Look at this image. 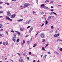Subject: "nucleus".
<instances>
[{
	"mask_svg": "<svg viewBox=\"0 0 62 62\" xmlns=\"http://www.w3.org/2000/svg\"><path fill=\"white\" fill-rule=\"evenodd\" d=\"M23 19H19L17 21V22H21V21H23Z\"/></svg>",
	"mask_w": 62,
	"mask_h": 62,
	"instance_id": "14",
	"label": "nucleus"
},
{
	"mask_svg": "<svg viewBox=\"0 0 62 62\" xmlns=\"http://www.w3.org/2000/svg\"><path fill=\"white\" fill-rule=\"evenodd\" d=\"M29 54L31 55L32 54V53H31V52H29Z\"/></svg>",
	"mask_w": 62,
	"mask_h": 62,
	"instance_id": "30",
	"label": "nucleus"
},
{
	"mask_svg": "<svg viewBox=\"0 0 62 62\" xmlns=\"http://www.w3.org/2000/svg\"><path fill=\"white\" fill-rule=\"evenodd\" d=\"M45 9H49V8H48L47 7H46V6H45Z\"/></svg>",
	"mask_w": 62,
	"mask_h": 62,
	"instance_id": "13",
	"label": "nucleus"
},
{
	"mask_svg": "<svg viewBox=\"0 0 62 62\" xmlns=\"http://www.w3.org/2000/svg\"><path fill=\"white\" fill-rule=\"evenodd\" d=\"M56 52V53H57V54H59V53H58V52Z\"/></svg>",
	"mask_w": 62,
	"mask_h": 62,
	"instance_id": "60",
	"label": "nucleus"
},
{
	"mask_svg": "<svg viewBox=\"0 0 62 62\" xmlns=\"http://www.w3.org/2000/svg\"><path fill=\"white\" fill-rule=\"evenodd\" d=\"M50 15H51L52 14H53V12H51V13H50Z\"/></svg>",
	"mask_w": 62,
	"mask_h": 62,
	"instance_id": "21",
	"label": "nucleus"
},
{
	"mask_svg": "<svg viewBox=\"0 0 62 62\" xmlns=\"http://www.w3.org/2000/svg\"><path fill=\"white\" fill-rule=\"evenodd\" d=\"M41 14H44V12H42L41 13Z\"/></svg>",
	"mask_w": 62,
	"mask_h": 62,
	"instance_id": "45",
	"label": "nucleus"
},
{
	"mask_svg": "<svg viewBox=\"0 0 62 62\" xmlns=\"http://www.w3.org/2000/svg\"><path fill=\"white\" fill-rule=\"evenodd\" d=\"M3 45H5V43H5V42H3Z\"/></svg>",
	"mask_w": 62,
	"mask_h": 62,
	"instance_id": "41",
	"label": "nucleus"
},
{
	"mask_svg": "<svg viewBox=\"0 0 62 62\" xmlns=\"http://www.w3.org/2000/svg\"><path fill=\"white\" fill-rule=\"evenodd\" d=\"M3 36V34H0V36Z\"/></svg>",
	"mask_w": 62,
	"mask_h": 62,
	"instance_id": "54",
	"label": "nucleus"
},
{
	"mask_svg": "<svg viewBox=\"0 0 62 62\" xmlns=\"http://www.w3.org/2000/svg\"><path fill=\"white\" fill-rule=\"evenodd\" d=\"M57 41H62V40H61L60 39H58L57 40Z\"/></svg>",
	"mask_w": 62,
	"mask_h": 62,
	"instance_id": "23",
	"label": "nucleus"
},
{
	"mask_svg": "<svg viewBox=\"0 0 62 62\" xmlns=\"http://www.w3.org/2000/svg\"><path fill=\"white\" fill-rule=\"evenodd\" d=\"M3 3V2H0V4H1Z\"/></svg>",
	"mask_w": 62,
	"mask_h": 62,
	"instance_id": "51",
	"label": "nucleus"
},
{
	"mask_svg": "<svg viewBox=\"0 0 62 62\" xmlns=\"http://www.w3.org/2000/svg\"><path fill=\"white\" fill-rule=\"evenodd\" d=\"M12 1H16V0H11Z\"/></svg>",
	"mask_w": 62,
	"mask_h": 62,
	"instance_id": "43",
	"label": "nucleus"
},
{
	"mask_svg": "<svg viewBox=\"0 0 62 62\" xmlns=\"http://www.w3.org/2000/svg\"><path fill=\"white\" fill-rule=\"evenodd\" d=\"M51 11H54V9H51Z\"/></svg>",
	"mask_w": 62,
	"mask_h": 62,
	"instance_id": "50",
	"label": "nucleus"
},
{
	"mask_svg": "<svg viewBox=\"0 0 62 62\" xmlns=\"http://www.w3.org/2000/svg\"><path fill=\"white\" fill-rule=\"evenodd\" d=\"M26 54L24 53V54H23V55L25 56V55Z\"/></svg>",
	"mask_w": 62,
	"mask_h": 62,
	"instance_id": "49",
	"label": "nucleus"
},
{
	"mask_svg": "<svg viewBox=\"0 0 62 62\" xmlns=\"http://www.w3.org/2000/svg\"><path fill=\"white\" fill-rule=\"evenodd\" d=\"M17 33L18 34V35H20V32H17Z\"/></svg>",
	"mask_w": 62,
	"mask_h": 62,
	"instance_id": "40",
	"label": "nucleus"
},
{
	"mask_svg": "<svg viewBox=\"0 0 62 62\" xmlns=\"http://www.w3.org/2000/svg\"><path fill=\"white\" fill-rule=\"evenodd\" d=\"M59 50H60V51H62V48H60Z\"/></svg>",
	"mask_w": 62,
	"mask_h": 62,
	"instance_id": "22",
	"label": "nucleus"
},
{
	"mask_svg": "<svg viewBox=\"0 0 62 62\" xmlns=\"http://www.w3.org/2000/svg\"><path fill=\"white\" fill-rule=\"evenodd\" d=\"M53 14L55 15H56V13L54 12H53Z\"/></svg>",
	"mask_w": 62,
	"mask_h": 62,
	"instance_id": "38",
	"label": "nucleus"
},
{
	"mask_svg": "<svg viewBox=\"0 0 62 62\" xmlns=\"http://www.w3.org/2000/svg\"><path fill=\"white\" fill-rule=\"evenodd\" d=\"M51 8H53V6H51Z\"/></svg>",
	"mask_w": 62,
	"mask_h": 62,
	"instance_id": "61",
	"label": "nucleus"
},
{
	"mask_svg": "<svg viewBox=\"0 0 62 62\" xmlns=\"http://www.w3.org/2000/svg\"><path fill=\"white\" fill-rule=\"evenodd\" d=\"M5 18L6 19H7V20H8L10 21H12V19H11L9 17H8L6 16Z\"/></svg>",
	"mask_w": 62,
	"mask_h": 62,
	"instance_id": "1",
	"label": "nucleus"
},
{
	"mask_svg": "<svg viewBox=\"0 0 62 62\" xmlns=\"http://www.w3.org/2000/svg\"><path fill=\"white\" fill-rule=\"evenodd\" d=\"M37 44H34L33 47H35L36 46H37Z\"/></svg>",
	"mask_w": 62,
	"mask_h": 62,
	"instance_id": "16",
	"label": "nucleus"
},
{
	"mask_svg": "<svg viewBox=\"0 0 62 62\" xmlns=\"http://www.w3.org/2000/svg\"><path fill=\"white\" fill-rule=\"evenodd\" d=\"M48 45H49V44H47L45 46V47H47V46H48Z\"/></svg>",
	"mask_w": 62,
	"mask_h": 62,
	"instance_id": "31",
	"label": "nucleus"
},
{
	"mask_svg": "<svg viewBox=\"0 0 62 62\" xmlns=\"http://www.w3.org/2000/svg\"><path fill=\"white\" fill-rule=\"evenodd\" d=\"M6 34L7 35H8V31H6Z\"/></svg>",
	"mask_w": 62,
	"mask_h": 62,
	"instance_id": "32",
	"label": "nucleus"
},
{
	"mask_svg": "<svg viewBox=\"0 0 62 62\" xmlns=\"http://www.w3.org/2000/svg\"><path fill=\"white\" fill-rule=\"evenodd\" d=\"M42 50L43 51H45V49H44V47H43L42 48Z\"/></svg>",
	"mask_w": 62,
	"mask_h": 62,
	"instance_id": "29",
	"label": "nucleus"
},
{
	"mask_svg": "<svg viewBox=\"0 0 62 62\" xmlns=\"http://www.w3.org/2000/svg\"><path fill=\"white\" fill-rule=\"evenodd\" d=\"M46 56H47V55H46L43 58V59L45 60V59H46Z\"/></svg>",
	"mask_w": 62,
	"mask_h": 62,
	"instance_id": "12",
	"label": "nucleus"
},
{
	"mask_svg": "<svg viewBox=\"0 0 62 62\" xmlns=\"http://www.w3.org/2000/svg\"><path fill=\"white\" fill-rule=\"evenodd\" d=\"M22 5H21V6H20V8H22Z\"/></svg>",
	"mask_w": 62,
	"mask_h": 62,
	"instance_id": "62",
	"label": "nucleus"
},
{
	"mask_svg": "<svg viewBox=\"0 0 62 62\" xmlns=\"http://www.w3.org/2000/svg\"><path fill=\"white\" fill-rule=\"evenodd\" d=\"M3 13V11H0V13Z\"/></svg>",
	"mask_w": 62,
	"mask_h": 62,
	"instance_id": "46",
	"label": "nucleus"
},
{
	"mask_svg": "<svg viewBox=\"0 0 62 62\" xmlns=\"http://www.w3.org/2000/svg\"><path fill=\"white\" fill-rule=\"evenodd\" d=\"M11 32H12V33H14V31H13V30L12 29L11 30Z\"/></svg>",
	"mask_w": 62,
	"mask_h": 62,
	"instance_id": "18",
	"label": "nucleus"
},
{
	"mask_svg": "<svg viewBox=\"0 0 62 62\" xmlns=\"http://www.w3.org/2000/svg\"><path fill=\"white\" fill-rule=\"evenodd\" d=\"M40 62L39 60H38L37 61V62Z\"/></svg>",
	"mask_w": 62,
	"mask_h": 62,
	"instance_id": "64",
	"label": "nucleus"
},
{
	"mask_svg": "<svg viewBox=\"0 0 62 62\" xmlns=\"http://www.w3.org/2000/svg\"><path fill=\"white\" fill-rule=\"evenodd\" d=\"M7 15H9V16H11V14L10 12V11H7Z\"/></svg>",
	"mask_w": 62,
	"mask_h": 62,
	"instance_id": "3",
	"label": "nucleus"
},
{
	"mask_svg": "<svg viewBox=\"0 0 62 62\" xmlns=\"http://www.w3.org/2000/svg\"><path fill=\"white\" fill-rule=\"evenodd\" d=\"M44 6H45V5L44 4H42L41 5V7H44Z\"/></svg>",
	"mask_w": 62,
	"mask_h": 62,
	"instance_id": "26",
	"label": "nucleus"
},
{
	"mask_svg": "<svg viewBox=\"0 0 62 62\" xmlns=\"http://www.w3.org/2000/svg\"><path fill=\"white\" fill-rule=\"evenodd\" d=\"M45 19L46 21L45 22L46 23H45V24L46 25V24H48V21H47L46 20V18H45Z\"/></svg>",
	"mask_w": 62,
	"mask_h": 62,
	"instance_id": "10",
	"label": "nucleus"
},
{
	"mask_svg": "<svg viewBox=\"0 0 62 62\" xmlns=\"http://www.w3.org/2000/svg\"><path fill=\"white\" fill-rule=\"evenodd\" d=\"M29 6V4H27L26 5L24 6L23 7H24V8H25L27 7H28V6Z\"/></svg>",
	"mask_w": 62,
	"mask_h": 62,
	"instance_id": "9",
	"label": "nucleus"
},
{
	"mask_svg": "<svg viewBox=\"0 0 62 62\" xmlns=\"http://www.w3.org/2000/svg\"><path fill=\"white\" fill-rule=\"evenodd\" d=\"M3 18V16H0V18Z\"/></svg>",
	"mask_w": 62,
	"mask_h": 62,
	"instance_id": "58",
	"label": "nucleus"
},
{
	"mask_svg": "<svg viewBox=\"0 0 62 62\" xmlns=\"http://www.w3.org/2000/svg\"><path fill=\"white\" fill-rule=\"evenodd\" d=\"M15 39V38H13V39H12L13 40V41H14V42H15V41H16V39Z\"/></svg>",
	"mask_w": 62,
	"mask_h": 62,
	"instance_id": "11",
	"label": "nucleus"
},
{
	"mask_svg": "<svg viewBox=\"0 0 62 62\" xmlns=\"http://www.w3.org/2000/svg\"><path fill=\"white\" fill-rule=\"evenodd\" d=\"M5 43H6V45H8V42H7V41H6Z\"/></svg>",
	"mask_w": 62,
	"mask_h": 62,
	"instance_id": "24",
	"label": "nucleus"
},
{
	"mask_svg": "<svg viewBox=\"0 0 62 62\" xmlns=\"http://www.w3.org/2000/svg\"><path fill=\"white\" fill-rule=\"evenodd\" d=\"M19 41V39H17L16 42H18Z\"/></svg>",
	"mask_w": 62,
	"mask_h": 62,
	"instance_id": "25",
	"label": "nucleus"
},
{
	"mask_svg": "<svg viewBox=\"0 0 62 62\" xmlns=\"http://www.w3.org/2000/svg\"><path fill=\"white\" fill-rule=\"evenodd\" d=\"M30 43V42L29 41H28L27 42V44H29V43Z\"/></svg>",
	"mask_w": 62,
	"mask_h": 62,
	"instance_id": "27",
	"label": "nucleus"
},
{
	"mask_svg": "<svg viewBox=\"0 0 62 62\" xmlns=\"http://www.w3.org/2000/svg\"><path fill=\"white\" fill-rule=\"evenodd\" d=\"M2 43V42H0V44H1Z\"/></svg>",
	"mask_w": 62,
	"mask_h": 62,
	"instance_id": "53",
	"label": "nucleus"
},
{
	"mask_svg": "<svg viewBox=\"0 0 62 62\" xmlns=\"http://www.w3.org/2000/svg\"><path fill=\"white\" fill-rule=\"evenodd\" d=\"M51 16H50L49 17V18H50V19H51Z\"/></svg>",
	"mask_w": 62,
	"mask_h": 62,
	"instance_id": "52",
	"label": "nucleus"
},
{
	"mask_svg": "<svg viewBox=\"0 0 62 62\" xmlns=\"http://www.w3.org/2000/svg\"><path fill=\"white\" fill-rule=\"evenodd\" d=\"M19 61L20 62H23V58L22 57H20L19 59Z\"/></svg>",
	"mask_w": 62,
	"mask_h": 62,
	"instance_id": "5",
	"label": "nucleus"
},
{
	"mask_svg": "<svg viewBox=\"0 0 62 62\" xmlns=\"http://www.w3.org/2000/svg\"><path fill=\"white\" fill-rule=\"evenodd\" d=\"M20 30L21 31H23V29L22 28L20 29Z\"/></svg>",
	"mask_w": 62,
	"mask_h": 62,
	"instance_id": "37",
	"label": "nucleus"
},
{
	"mask_svg": "<svg viewBox=\"0 0 62 62\" xmlns=\"http://www.w3.org/2000/svg\"><path fill=\"white\" fill-rule=\"evenodd\" d=\"M13 35L14 37H13V38H16V33H14Z\"/></svg>",
	"mask_w": 62,
	"mask_h": 62,
	"instance_id": "6",
	"label": "nucleus"
},
{
	"mask_svg": "<svg viewBox=\"0 0 62 62\" xmlns=\"http://www.w3.org/2000/svg\"><path fill=\"white\" fill-rule=\"evenodd\" d=\"M30 22V21H28V22H27L25 23L26 24H29V23Z\"/></svg>",
	"mask_w": 62,
	"mask_h": 62,
	"instance_id": "15",
	"label": "nucleus"
},
{
	"mask_svg": "<svg viewBox=\"0 0 62 62\" xmlns=\"http://www.w3.org/2000/svg\"><path fill=\"white\" fill-rule=\"evenodd\" d=\"M30 27V26H29L28 27H27V28H29V27Z\"/></svg>",
	"mask_w": 62,
	"mask_h": 62,
	"instance_id": "48",
	"label": "nucleus"
},
{
	"mask_svg": "<svg viewBox=\"0 0 62 62\" xmlns=\"http://www.w3.org/2000/svg\"><path fill=\"white\" fill-rule=\"evenodd\" d=\"M39 31L37 32V34H36V36H37V35H38V33H39Z\"/></svg>",
	"mask_w": 62,
	"mask_h": 62,
	"instance_id": "47",
	"label": "nucleus"
},
{
	"mask_svg": "<svg viewBox=\"0 0 62 62\" xmlns=\"http://www.w3.org/2000/svg\"><path fill=\"white\" fill-rule=\"evenodd\" d=\"M45 6H44L43 7H42V8H44L45 9Z\"/></svg>",
	"mask_w": 62,
	"mask_h": 62,
	"instance_id": "36",
	"label": "nucleus"
},
{
	"mask_svg": "<svg viewBox=\"0 0 62 62\" xmlns=\"http://www.w3.org/2000/svg\"><path fill=\"white\" fill-rule=\"evenodd\" d=\"M59 36V34H58L55 35H54V36L55 37H57L58 36Z\"/></svg>",
	"mask_w": 62,
	"mask_h": 62,
	"instance_id": "8",
	"label": "nucleus"
},
{
	"mask_svg": "<svg viewBox=\"0 0 62 62\" xmlns=\"http://www.w3.org/2000/svg\"><path fill=\"white\" fill-rule=\"evenodd\" d=\"M5 4H6L7 5H9V3H5Z\"/></svg>",
	"mask_w": 62,
	"mask_h": 62,
	"instance_id": "19",
	"label": "nucleus"
},
{
	"mask_svg": "<svg viewBox=\"0 0 62 62\" xmlns=\"http://www.w3.org/2000/svg\"><path fill=\"white\" fill-rule=\"evenodd\" d=\"M43 25H44V23H43L42 24V25L41 26V27H42V26H43Z\"/></svg>",
	"mask_w": 62,
	"mask_h": 62,
	"instance_id": "39",
	"label": "nucleus"
},
{
	"mask_svg": "<svg viewBox=\"0 0 62 62\" xmlns=\"http://www.w3.org/2000/svg\"><path fill=\"white\" fill-rule=\"evenodd\" d=\"M32 39L31 38V42H32Z\"/></svg>",
	"mask_w": 62,
	"mask_h": 62,
	"instance_id": "44",
	"label": "nucleus"
},
{
	"mask_svg": "<svg viewBox=\"0 0 62 62\" xmlns=\"http://www.w3.org/2000/svg\"><path fill=\"white\" fill-rule=\"evenodd\" d=\"M25 43V40H23V43Z\"/></svg>",
	"mask_w": 62,
	"mask_h": 62,
	"instance_id": "28",
	"label": "nucleus"
},
{
	"mask_svg": "<svg viewBox=\"0 0 62 62\" xmlns=\"http://www.w3.org/2000/svg\"><path fill=\"white\" fill-rule=\"evenodd\" d=\"M0 31H3V29H1L0 30Z\"/></svg>",
	"mask_w": 62,
	"mask_h": 62,
	"instance_id": "57",
	"label": "nucleus"
},
{
	"mask_svg": "<svg viewBox=\"0 0 62 62\" xmlns=\"http://www.w3.org/2000/svg\"><path fill=\"white\" fill-rule=\"evenodd\" d=\"M49 2V0H46L45 1V3H47V2Z\"/></svg>",
	"mask_w": 62,
	"mask_h": 62,
	"instance_id": "20",
	"label": "nucleus"
},
{
	"mask_svg": "<svg viewBox=\"0 0 62 62\" xmlns=\"http://www.w3.org/2000/svg\"><path fill=\"white\" fill-rule=\"evenodd\" d=\"M20 16L21 17H23V15H20Z\"/></svg>",
	"mask_w": 62,
	"mask_h": 62,
	"instance_id": "63",
	"label": "nucleus"
},
{
	"mask_svg": "<svg viewBox=\"0 0 62 62\" xmlns=\"http://www.w3.org/2000/svg\"><path fill=\"white\" fill-rule=\"evenodd\" d=\"M17 54H18V55H19V56H20V55H21V54H20V53H17Z\"/></svg>",
	"mask_w": 62,
	"mask_h": 62,
	"instance_id": "35",
	"label": "nucleus"
},
{
	"mask_svg": "<svg viewBox=\"0 0 62 62\" xmlns=\"http://www.w3.org/2000/svg\"><path fill=\"white\" fill-rule=\"evenodd\" d=\"M11 61H12V62H13V60H10Z\"/></svg>",
	"mask_w": 62,
	"mask_h": 62,
	"instance_id": "56",
	"label": "nucleus"
},
{
	"mask_svg": "<svg viewBox=\"0 0 62 62\" xmlns=\"http://www.w3.org/2000/svg\"><path fill=\"white\" fill-rule=\"evenodd\" d=\"M27 59L28 60V59H29V57H27Z\"/></svg>",
	"mask_w": 62,
	"mask_h": 62,
	"instance_id": "59",
	"label": "nucleus"
},
{
	"mask_svg": "<svg viewBox=\"0 0 62 62\" xmlns=\"http://www.w3.org/2000/svg\"><path fill=\"white\" fill-rule=\"evenodd\" d=\"M47 53L48 54H51V53H50V52H47Z\"/></svg>",
	"mask_w": 62,
	"mask_h": 62,
	"instance_id": "34",
	"label": "nucleus"
},
{
	"mask_svg": "<svg viewBox=\"0 0 62 62\" xmlns=\"http://www.w3.org/2000/svg\"><path fill=\"white\" fill-rule=\"evenodd\" d=\"M33 13L34 14V13H36V12H34V11H33Z\"/></svg>",
	"mask_w": 62,
	"mask_h": 62,
	"instance_id": "55",
	"label": "nucleus"
},
{
	"mask_svg": "<svg viewBox=\"0 0 62 62\" xmlns=\"http://www.w3.org/2000/svg\"><path fill=\"white\" fill-rule=\"evenodd\" d=\"M45 39H44L42 41V42H45Z\"/></svg>",
	"mask_w": 62,
	"mask_h": 62,
	"instance_id": "17",
	"label": "nucleus"
},
{
	"mask_svg": "<svg viewBox=\"0 0 62 62\" xmlns=\"http://www.w3.org/2000/svg\"><path fill=\"white\" fill-rule=\"evenodd\" d=\"M53 28H54V27H53V26H52L51 27V28L52 29H53Z\"/></svg>",
	"mask_w": 62,
	"mask_h": 62,
	"instance_id": "42",
	"label": "nucleus"
},
{
	"mask_svg": "<svg viewBox=\"0 0 62 62\" xmlns=\"http://www.w3.org/2000/svg\"><path fill=\"white\" fill-rule=\"evenodd\" d=\"M16 17V15H15V14L12 15L11 17V19H13V18H14V17Z\"/></svg>",
	"mask_w": 62,
	"mask_h": 62,
	"instance_id": "4",
	"label": "nucleus"
},
{
	"mask_svg": "<svg viewBox=\"0 0 62 62\" xmlns=\"http://www.w3.org/2000/svg\"><path fill=\"white\" fill-rule=\"evenodd\" d=\"M33 27H31V29L29 31V33H31V31L33 30Z\"/></svg>",
	"mask_w": 62,
	"mask_h": 62,
	"instance_id": "7",
	"label": "nucleus"
},
{
	"mask_svg": "<svg viewBox=\"0 0 62 62\" xmlns=\"http://www.w3.org/2000/svg\"><path fill=\"white\" fill-rule=\"evenodd\" d=\"M21 45H22V47H23V43L22 42H21Z\"/></svg>",
	"mask_w": 62,
	"mask_h": 62,
	"instance_id": "33",
	"label": "nucleus"
},
{
	"mask_svg": "<svg viewBox=\"0 0 62 62\" xmlns=\"http://www.w3.org/2000/svg\"><path fill=\"white\" fill-rule=\"evenodd\" d=\"M44 34L42 33H41V34L40 35L41 37L42 38H44V37H45Z\"/></svg>",
	"mask_w": 62,
	"mask_h": 62,
	"instance_id": "2",
	"label": "nucleus"
}]
</instances>
